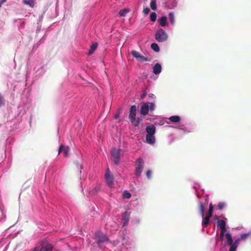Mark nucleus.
<instances>
[{
    "instance_id": "1",
    "label": "nucleus",
    "mask_w": 251,
    "mask_h": 251,
    "mask_svg": "<svg viewBox=\"0 0 251 251\" xmlns=\"http://www.w3.org/2000/svg\"><path fill=\"white\" fill-rule=\"evenodd\" d=\"M146 131L147 133L146 135L147 142L150 144H153L155 141V138L154 135L156 131L155 126L151 125L147 126L146 128Z\"/></svg>"
},
{
    "instance_id": "2",
    "label": "nucleus",
    "mask_w": 251,
    "mask_h": 251,
    "mask_svg": "<svg viewBox=\"0 0 251 251\" xmlns=\"http://www.w3.org/2000/svg\"><path fill=\"white\" fill-rule=\"evenodd\" d=\"M95 236L98 239L97 243L99 248L101 247V244L102 243L109 242L110 241L108 236L100 231L96 232L95 233Z\"/></svg>"
},
{
    "instance_id": "3",
    "label": "nucleus",
    "mask_w": 251,
    "mask_h": 251,
    "mask_svg": "<svg viewBox=\"0 0 251 251\" xmlns=\"http://www.w3.org/2000/svg\"><path fill=\"white\" fill-rule=\"evenodd\" d=\"M144 160L141 158H138L136 161V167L135 168V174L137 176L139 177L141 176V174L142 172L144 166Z\"/></svg>"
},
{
    "instance_id": "4",
    "label": "nucleus",
    "mask_w": 251,
    "mask_h": 251,
    "mask_svg": "<svg viewBox=\"0 0 251 251\" xmlns=\"http://www.w3.org/2000/svg\"><path fill=\"white\" fill-rule=\"evenodd\" d=\"M167 33L163 29H159L155 33V39L159 42H163L167 40Z\"/></svg>"
},
{
    "instance_id": "5",
    "label": "nucleus",
    "mask_w": 251,
    "mask_h": 251,
    "mask_svg": "<svg viewBox=\"0 0 251 251\" xmlns=\"http://www.w3.org/2000/svg\"><path fill=\"white\" fill-rule=\"evenodd\" d=\"M121 151V149L117 150L116 149H113L111 150V155L112 156L113 160L115 164H118L120 160V152Z\"/></svg>"
},
{
    "instance_id": "6",
    "label": "nucleus",
    "mask_w": 251,
    "mask_h": 251,
    "mask_svg": "<svg viewBox=\"0 0 251 251\" xmlns=\"http://www.w3.org/2000/svg\"><path fill=\"white\" fill-rule=\"evenodd\" d=\"M105 177L107 185L110 187H112L113 185L114 176L113 175L110 173L109 168H107L105 173Z\"/></svg>"
},
{
    "instance_id": "7",
    "label": "nucleus",
    "mask_w": 251,
    "mask_h": 251,
    "mask_svg": "<svg viewBox=\"0 0 251 251\" xmlns=\"http://www.w3.org/2000/svg\"><path fill=\"white\" fill-rule=\"evenodd\" d=\"M136 110L137 108L135 105H132L130 108L129 119L131 123H133L135 122Z\"/></svg>"
},
{
    "instance_id": "8",
    "label": "nucleus",
    "mask_w": 251,
    "mask_h": 251,
    "mask_svg": "<svg viewBox=\"0 0 251 251\" xmlns=\"http://www.w3.org/2000/svg\"><path fill=\"white\" fill-rule=\"evenodd\" d=\"M52 246L47 241H43L41 248L39 247V251H51Z\"/></svg>"
},
{
    "instance_id": "9",
    "label": "nucleus",
    "mask_w": 251,
    "mask_h": 251,
    "mask_svg": "<svg viewBox=\"0 0 251 251\" xmlns=\"http://www.w3.org/2000/svg\"><path fill=\"white\" fill-rule=\"evenodd\" d=\"M69 148L68 146L60 145L58 150V154L62 152L65 157H68L69 155Z\"/></svg>"
},
{
    "instance_id": "10",
    "label": "nucleus",
    "mask_w": 251,
    "mask_h": 251,
    "mask_svg": "<svg viewBox=\"0 0 251 251\" xmlns=\"http://www.w3.org/2000/svg\"><path fill=\"white\" fill-rule=\"evenodd\" d=\"M149 112V103H144L141 107L140 114L142 115L146 116L148 114Z\"/></svg>"
},
{
    "instance_id": "11",
    "label": "nucleus",
    "mask_w": 251,
    "mask_h": 251,
    "mask_svg": "<svg viewBox=\"0 0 251 251\" xmlns=\"http://www.w3.org/2000/svg\"><path fill=\"white\" fill-rule=\"evenodd\" d=\"M208 203V201H207V200H205V203H203L202 202L200 201L199 203L201 215L202 218H203L204 217V206L205 205H207Z\"/></svg>"
},
{
    "instance_id": "12",
    "label": "nucleus",
    "mask_w": 251,
    "mask_h": 251,
    "mask_svg": "<svg viewBox=\"0 0 251 251\" xmlns=\"http://www.w3.org/2000/svg\"><path fill=\"white\" fill-rule=\"evenodd\" d=\"M162 67L160 64H156L153 67V72L155 75L160 74L161 72Z\"/></svg>"
},
{
    "instance_id": "13",
    "label": "nucleus",
    "mask_w": 251,
    "mask_h": 251,
    "mask_svg": "<svg viewBox=\"0 0 251 251\" xmlns=\"http://www.w3.org/2000/svg\"><path fill=\"white\" fill-rule=\"evenodd\" d=\"M158 21L160 25L164 26L166 25L167 24V17L166 16H162L158 19Z\"/></svg>"
},
{
    "instance_id": "14",
    "label": "nucleus",
    "mask_w": 251,
    "mask_h": 251,
    "mask_svg": "<svg viewBox=\"0 0 251 251\" xmlns=\"http://www.w3.org/2000/svg\"><path fill=\"white\" fill-rule=\"evenodd\" d=\"M226 224L225 221L223 220L218 221V226L220 227L221 230H226Z\"/></svg>"
},
{
    "instance_id": "15",
    "label": "nucleus",
    "mask_w": 251,
    "mask_h": 251,
    "mask_svg": "<svg viewBox=\"0 0 251 251\" xmlns=\"http://www.w3.org/2000/svg\"><path fill=\"white\" fill-rule=\"evenodd\" d=\"M169 120L173 123H178L181 119L178 116H173L169 118Z\"/></svg>"
},
{
    "instance_id": "16",
    "label": "nucleus",
    "mask_w": 251,
    "mask_h": 251,
    "mask_svg": "<svg viewBox=\"0 0 251 251\" xmlns=\"http://www.w3.org/2000/svg\"><path fill=\"white\" fill-rule=\"evenodd\" d=\"M98 44L97 43H95L93 44L90 47V49L88 52V54L91 55L92 54L94 51L97 49L98 47Z\"/></svg>"
},
{
    "instance_id": "17",
    "label": "nucleus",
    "mask_w": 251,
    "mask_h": 251,
    "mask_svg": "<svg viewBox=\"0 0 251 251\" xmlns=\"http://www.w3.org/2000/svg\"><path fill=\"white\" fill-rule=\"evenodd\" d=\"M211 217H208V216H206L204 218L203 217V221L202 222V225L204 227H206L209 223V219Z\"/></svg>"
},
{
    "instance_id": "18",
    "label": "nucleus",
    "mask_w": 251,
    "mask_h": 251,
    "mask_svg": "<svg viewBox=\"0 0 251 251\" xmlns=\"http://www.w3.org/2000/svg\"><path fill=\"white\" fill-rule=\"evenodd\" d=\"M225 237L227 240V244L231 245L233 244V240L231 235L229 233H226L225 234Z\"/></svg>"
},
{
    "instance_id": "19",
    "label": "nucleus",
    "mask_w": 251,
    "mask_h": 251,
    "mask_svg": "<svg viewBox=\"0 0 251 251\" xmlns=\"http://www.w3.org/2000/svg\"><path fill=\"white\" fill-rule=\"evenodd\" d=\"M23 2L25 4L28 5L32 8L34 6V0H23Z\"/></svg>"
},
{
    "instance_id": "20",
    "label": "nucleus",
    "mask_w": 251,
    "mask_h": 251,
    "mask_svg": "<svg viewBox=\"0 0 251 251\" xmlns=\"http://www.w3.org/2000/svg\"><path fill=\"white\" fill-rule=\"evenodd\" d=\"M137 60H138L140 62H144L151 61V59H149L142 55H140V56L138 57Z\"/></svg>"
},
{
    "instance_id": "21",
    "label": "nucleus",
    "mask_w": 251,
    "mask_h": 251,
    "mask_svg": "<svg viewBox=\"0 0 251 251\" xmlns=\"http://www.w3.org/2000/svg\"><path fill=\"white\" fill-rule=\"evenodd\" d=\"M129 10L128 9L126 8L121 9L119 11V14L122 17H125L126 15V14L129 12Z\"/></svg>"
},
{
    "instance_id": "22",
    "label": "nucleus",
    "mask_w": 251,
    "mask_h": 251,
    "mask_svg": "<svg viewBox=\"0 0 251 251\" xmlns=\"http://www.w3.org/2000/svg\"><path fill=\"white\" fill-rule=\"evenodd\" d=\"M213 210V206L212 205V203H210L209 204L208 212V214L206 215V216L211 217L212 216Z\"/></svg>"
},
{
    "instance_id": "23",
    "label": "nucleus",
    "mask_w": 251,
    "mask_h": 251,
    "mask_svg": "<svg viewBox=\"0 0 251 251\" xmlns=\"http://www.w3.org/2000/svg\"><path fill=\"white\" fill-rule=\"evenodd\" d=\"M150 6L151 9L153 10H156L157 9L156 0H151Z\"/></svg>"
},
{
    "instance_id": "24",
    "label": "nucleus",
    "mask_w": 251,
    "mask_h": 251,
    "mask_svg": "<svg viewBox=\"0 0 251 251\" xmlns=\"http://www.w3.org/2000/svg\"><path fill=\"white\" fill-rule=\"evenodd\" d=\"M151 49L156 52L159 51V47L156 43H153L151 45Z\"/></svg>"
},
{
    "instance_id": "25",
    "label": "nucleus",
    "mask_w": 251,
    "mask_h": 251,
    "mask_svg": "<svg viewBox=\"0 0 251 251\" xmlns=\"http://www.w3.org/2000/svg\"><path fill=\"white\" fill-rule=\"evenodd\" d=\"M169 18L171 23L174 25L175 24V16L173 12H170L169 14Z\"/></svg>"
},
{
    "instance_id": "26",
    "label": "nucleus",
    "mask_w": 251,
    "mask_h": 251,
    "mask_svg": "<svg viewBox=\"0 0 251 251\" xmlns=\"http://www.w3.org/2000/svg\"><path fill=\"white\" fill-rule=\"evenodd\" d=\"M131 53L132 55L133 56V57H134L136 59H137L138 57L140 56L141 55L139 52H138L136 50H134L131 51Z\"/></svg>"
},
{
    "instance_id": "27",
    "label": "nucleus",
    "mask_w": 251,
    "mask_h": 251,
    "mask_svg": "<svg viewBox=\"0 0 251 251\" xmlns=\"http://www.w3.org/2000/svg\"><path fill=\"white\" fill-rule=\"evenodd\" d=\"M156 17L157 15L155 12L151 13V14L150 15L151 21L153 22H155L156 19Z\"/></svg>"
},
{
    "instance_id": "28",
    "label": "nucleus",
    "mask_w": 251,
    "mask_h": 251,
    "mask_svg": "<svg viewBox=\"0 0 251 251\" xmlns=\"http://www.w3.org/2000/svg\"><path fill=\"white\" fill-rule=\"evenodd\" d=\"M141 121V119L140 118H138L137 119H136V118H135V122L133 123H131L133 124L135 126H138Z\"/></svg>"
},
{
    "instance_id": "29",
    "label": "nucleus",
    "mask_w": 251,
    "mask_h": 251,
    "mask_svg": "<svg viewBox=\"0 0 251 251\" xmlns=\"http://www.w3.org/2000/svg\"><path fill=\"white\" fill-rule=\"evenodd\" d=\"M123 196L125 198L129 199L131 197V195L130 193L126 191H125L123 193Z\"/></svg>"
},
{
    "instance_id": "30",
    "label": "nucleus",
    "mask_w": 251,
    "mask_h": 251,
    "mask_svg": "<svg viewBox=\"0 0 251 251\" xmlns=\"http://www.w3.org/2000/svg\"><path fill=\"white\" fill-rule=\"evenodd\" d=\"M149 110L153 111L155 109V105L152 102L149 103Z\"/></svg>"
},
{
    "instance_id": "31",
    "label": "nucleus",
    "mask_w": 251,
    "mask_h": 251,
    "mask_svg": "<svg viewBox=\"0 0 251 251\" xmlns=\"http://www.w3.org/2000/svg\"><path fill=\"white\" fill-rule=\"evenodd\" d=\"M217 206L220 210H222L225 206V204L223 202H221L218 203Z\"/></svg>"
},
{
    "instance_id": "32",
    "label": "nucleus",
    "mask_w": 251,
    "mask_h": 251,
    "mask_svg": "<svg viewBox=\"0 0 251 251\" xmlns=\"http://www.w3.org/2000/svg\"><path fill=\"white\" fill-rule=\"evenodd\" d=\"M229 245L230 246L229 251H236L237 249V245H233L232 244L231 245Z\"/></svg>"
},
{
    "instance_id": "33",
    "label": "nucleus",
    "mask_w": 251,
    "mask_h": 251,
    "mask_svg": "<svg viewBox=\"0 0 251 251\" xmlns=\"http://www.w3.org/2000/svg\"><path fill=\"white\" fill-rule=\"evenodd\" d=\"M150 11V9L148 7H146L144 8L143 12L145 15H148Z\"/></svg>"
},
{
    "instance_id": "34",
    "label": "nucleus",
    "mask_w": 251,
    "mask_h": 251,
    "mask_svg": "<svg viewBox=\"0 0 251 251\" xmlns=\"http://www.w3.org/2000/svg\"><path fill=\"white\" fill-rule=\"evenodd\" d=\"M249 233L243 234L241 235L240 240H245L249 236Z\"/></svg>"
},
{
    "instance_id": "35",
    "label": "nucleus",
    "mask_w": 251,
    "mask_h": 251,
    "mask_svg": "<svg viewBox=\"0 0 251 251\" xmlns=\"http://www.w3.org/2000/svg\"><path fill=\"white\" fill-rule=\"evenodd\" d=\"M4 99L3 96L0 94V106L4 104Z\"/></svg>"
},
{
    "instance_id": "36",
    "label": "nucleus",
    "mask_w": 251,
    "mask_h": 251,
    "mask_svg": "<svg viewBox=\"0 0 251 251\" xmlns=\"http://www.w3.org/2000/svg\"><path fill=\"white\" fill-rule=\"evenodd\" d=\"M226 230H221V233L220 235V237L221 240H223V238H224V236L225 235V233L226 232Z\"/></svg>"
},
{
    "instance_id": "37",
    "label": "nucleus",
    "mask_w": 251,
    "mask_h": 251,
    "mask_svg": "<svg viewBox=\"0 0 251 251\" xmlns=\"http://www.w3.org/2000/svg\"><path fill=\"white\" fill-rule=\"evenodd\" d=\"M151 170H148L146 172V176L148 179L151 177Z\"/></svg>"
},
{
    "instance_id": "38",
    "label": "nucleus",
    "mask_w": 251,
    "mask_h": 251,
    "mask_svg": "<svg viewBox=\"0 0 251 251\" xmlns=\"http://www.w3.org/2000/svg\"><path fill=\"white\" fill-rule=\"evenodd\" d=\"M240 241V239H239V238L237 239L235 241L234 243L233 244L237 245V247Z\"/></svg>"
},
{
    "instance_id": "39",
    "label": "nucleus",
    "mask_w": 251,
    "mask_h": 251,
    "mask_svg": "<svg viewBox=\"0 0 251 251\" xmlns=\"http://www.w3.org/2000/svg\"><path fill=\"white\" fill-rule=\"evenodd\" d=\"M146 93H144L141 96V99H143L145 98V97L146 96Z\"/></svg>"
},
{
    "instance_id": "40",
    "label": "nucleus",
    "mask_w": 251,
    "mask_h": 251,
    "mask_svg": "<svg viewBox=\"0 0 251 251\" xmlns=\"http://www.w3.org/2000/svg\"><path fill=\"white\" fill-rule=\"evenodd\" d=\"M126 214H127V212H126L125 213V218H126ZM128 216H129V215H127V219L125 218V220H126V222H128V220H129V217H128Z\"/></svg>"
},
{
    "instance_id": "41",
    "label": "nucleus",
    "mask_w": 251,
    "mask_h": 251,
    "mask_svg": "<svg viewBox=\"0 0 251 251\" xmlns=\"http://www.w3.org/2000/svg\"><path fill=\"white\" fill-rule=\"evenodd\" d=\"M32 251H39V247H35L33 250Z\"/></svg>"
},
{
    "instance_id": "42",
    "label": "nucleus",
    "mask_w": 251,
    "mask_h": 251,
    "mask_svg": "<svg viewBox=\"0 0 251 251\" xmlns=\"http://www.w3.org/2000/svg\"><path fill=\"white\" fill-rule=\"evenodd\" d=\"M6 1V0H1L0 1V2H1V4L3 3V2H5V1Z\"/></svg>"
},
{
    "instance_id": "43",
    "label": "nucleus",
    "mask_w": 251,
    "mask_h": 251,
    "mask_svg": "<svg viewBox=\"0 0 251 251\" xmlns=\"http://www.w3.org/2000/svg\"><path fill=\"white\" fill-rule=\"evenodd\" d=\"M118 116H116L115 117V119H117L118 118Z\"/></svg>"
},
{
    "instance_id": "44",
    "label": "nucleus",
    "mask_w": 251,
    "mask_h": 251,
    "mask_svg": "<svg viewBox=\"0 0 251 251\" xmlns=\"http://www.w3.org/2000/svg\"><path fill=\"white\" fill-rule=\"evenodd\" d=\"M146 0H143V1H146Z\"/></svg>"
}]
</instances>
